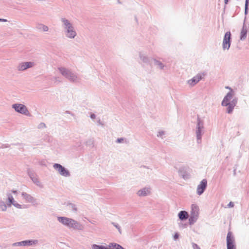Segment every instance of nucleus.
<instances>
[{"instance_id":"nucleus-1","label":"nucleus","mask_w":249,"mask_h":249,"mask_svg":"<svg viewBox=\"0 0 249 249\" xmlns=\"http://www.w3.org/2000/svg\"><path fill=\"white\" fill-rule=\"evenodd\" d=\"M233 94L231 92L228 93L227 95L224 97L222 102V105L223 106H228V112L231 113L232 112L233 108L236 104V101L234 99L232 100L231 102L230 101L232 98Z\"/></svg>"},{"instance_id":"nucleus-2","label":"nucleus","mask_w":249,"mask_h":249,"mask_svg":"<svg viewBox=\"0 0 249 249\" xmlns=\"http://www.w3.org/2000/svg\"><path fill=\"white\" fill-rule=\"evenodd\" d=\"M58 220L63 224L70 227L77 229H81V226L77 221L72 219L66 217H58Z\"/></svg>"},{"instance_id":"nucleus-3","label":"nucleus","mask_w":249,"mask_h":249,"mask_svg":"<svg viewBox=\"0 0 249 249\" xmlns=\"http://www.w3.org/2000/svg\"><path fill=\"white\" fill-rule=\"evenodd\" d=\"M231 34L230 32H227L225 33L222 43V47L224 50H229L230 48L231 45Z\"/></svg>"},{"instance_id":"nucleus-4","label":"nucleus","mask_w":249,"mask_h":249,"mask_svg":"<svg viewBox=\"0 0 249 249\" xmlns=\"http://www.w3.org/2000/svg\"><path fill=\"white\" fill-rule=\"evenodd\" d=\"M62 21L64 24L68 27L67 30V36L70 38H73L76 36V33L73 30L72 27L71 26L70 23L68 20L63 19Z\"/></svg>"},{"instance_id":"nucleus-5","label":"nucleus","mask_w":249,"mask_h":249,"mask_svg":"<svg viewBox=\"0 0 249 249\" xmlns=\"http://www.w3.org/2000/svg\"><path fill=\"white\" fill-rule=\"evenodd\" d=\"M13 107L15 109V110L17 112H20L24 114H28L29 112L27 110L26 107L20 104H16L13 105Z\"/></svg>"},{"instance_id":"nucleus-6","label":"nucleus","mask_w":249,"mask_h":249,"mask_svg":"<svg viewBox=\"0 0 249 249\" xmlns=\"http://www.w3.org/2000/svg\"><path fill=\"white\" fill-rule=\"evenodd\" d=\"M227 249H236L233 238L231 237V233L229 232L227 236Z\"/></svg>"},{"instance_id":"nucleus-7","label":"nucleus","mask_w":249,"mask_h":249,"mask_svg":"<svg viewBox=\"0 0 249 249\" xmlns=\"http://www.w3.org/2000/svg\"><path fill=\"white\" fill-rule=\"evenodd\" d=\"M53 167L58 171L60 174L65 177H68L70 174L69 171L66 170L64 167L59 164H55Z\"/></svg>"},{"instance_id":"nucleus-8","label":"nucleus","mask_w":249,"mask_h":249,"mask_svg":"<svg viewBox=\"0 0 249 249\" xmlns=\"http://www.w3.org/2000/svg\"><path fill=\"white\" fill-rule=\"evenodd\" d=\"M207 185V181L206 179H204L201 181L197 187V193L198 195H201L204 192Z\"/></svg>"},{"instance_id":"nucleus-9","label":"nucleus","mask_w":249,"mask_h":249,"mask_svg":"<svg viewBox=\"0 0 249 249\" xmlns=\"http://www.w3.org/2000/svg\"><path fill=\"white\" fill-rule=\"evenodd\" d=\"M202 79V76L200 74H198L194 77L188 81V83L189 85L193 86L197 83Z\"/></svg>"},{"instance_id":"nucleus-10","label":"nucleus","mask_w":249,"mask_h":249,"mask_svg":"<svg viewBox=\"0 0 249 249\" xmlns=\"http://www.w3.org/2000/svg\"><path fill=\"white\" fill-rule=\"evenodd\" d=\"M37 243V240H27L24 241L20 242L18 243V245L20 246H32L34 244H36Z\"/></svg>"},{"instance_id":"nucleus-11","label":"nucleus","mask_w":249,"mask_h":249,"mask_svg":"<svg viewBox=\"0 0 249 249\" xmlns=\"http://www.w3.org/2000/svg\"><path fill=\"white\" fill-rule=\"evenodd\" d=\"M32 66V63H20L18 66V69L19 71H24Z\"/></svg>"},{"instance_id":"nucleus-12","label":"nucleus","mask_w":249,"mask_h":249,"mask_svg":"<svg viewBox=\"0 0 249 249\" xmlns=\"http://www.w3.org/2000/svg\"><path fill=\"white\" fill-rule=\"evenodd\" d=\"M199 208L196 204H193L191 206V214L194 216H197L198 214Z\"/></svg>"},{"instance_id":"nucleus-13","label":"nucleus","mask_w":249,"mask_h":249,"mask_svg":"<svg viewBox=\"0 0 249 249\" xmlns=\"http://www.w3.org/2000/svg\"><path fill=\"white\" fill-rule=\"evenodd\" d=\"M149 193L150 190L148 188H143L137 192V194L139 196H145Z\"/></svg>"},{"instance_id":"nucleus-14","label":"nucleus","mask_w":249,"mask_h":249,"mask_svg":"<svg viewBox=\"0 0 249 249\" xmlns=\"http://www.w3.org/2000/svg\"><path fill=\"white\" fill-rule=\"evenodd\" d=\"M178 217L181 220H185L188 218L189 215L186 211H180L178 213Z\"/></svg>"},{"instance_id":"nucleus-15","label":"nucleus","mask_w":249,"mask_h":249,"mask_svg":"<svg viewBox=\"0 0 249 249\" xmlns=\"http://www.w3.org/2000/svg\"><path fill=\"white\" fill-rule=\"evenodd\" d=\"M247 30L246 27L243 26L240 33V39L241 40L244 39L247 36Z\"/></svg>"},{"instance_id":"nucleus-16","label":"nucleus","mask_w":249,"mask_h":249,"mask_svg":"<svg viewBox=\"0 0 249 249\" xmlns=\"http://www.w3.org/2000/svg\"><path fill=\"white\" fill-rule=\"evenodd\" d=\"M108 249H121L122 247L116 243H110L107 247Z\"/></svg>"},{"instance_id":"nucleus-17","label":"nucleus","mask_w":249,"mask_h":249,"mask_svg":"<svg viewBox=\"0 0 249 249\" xmlns=\"http://www.w3.org/2000/svg\"><path fill=\"white\" fill-rule=\"evenodd\" d=\"M22 195L24 199H25L26 201L32 202L33 198L30 195H28L26 193H23Z\"/></svg>"},{"instance_id":"nucleus-18","label":"nucleus","mask_w":249,"mask_h":249,"mask_svg":"<svg viewBox=\"0 0 249 249\" xmlns=\"http://www.w3.org/2000/svg\"><path fill=\"white\" fill-rule=\"evenodd\" d=\"M92 249H108L107 246L93 245L92 246Z\"/></svg>"},{"instance_id":"nucleus-19","label":"nucleus","mask_w":249,"mask_h":249,"mask_svg":"<svg viewBox=\"0 0 249 249\" xmlns=\"http://www.w3.org/2000/svg\"><path fill=\"white\" fill-rule=\"evenodd\" d=\"M8 205L10 206L14 202V198L13 197L12 195H8Z\"/></svg>"},{"instance_id":"nucleus-20","label":"nucleus","mask_w":249,"mask_h":249,"mask_svg":"<svg viewBox=\"0 0 249 249\" xmlns=\"http://www.w3.org/2000/svg\"><path fill=\"white\" fill-rule=\"evenodd\" d=\"M0 207L2 211H5L7 209L6 205L3 201H0Z\"/></svg>"},{"instance_id":"nucleus-21","label":"nucleus","mask_w":249,"mask_h":249,"mask_svg":"<svg viewBox=\"0 0 249 249\" xmlns=\"http://www.w3.org/2000/svg\"><path fill=\"white\" fill-rule=\"evenodd\" d=\"M196 134H197V137L198 139H200L201 138V135H200V130L199 127L198 128V130H197V131L196 132Z\"/></svg>"},{"instance_id":"nucleus-22","label":"nucleus","mask_w":249,"mask_h":249,"mask_svg":"<svg viewBox=\"0 0 249 249\" xmlns=\"http://www.w3.org/2000/svg\"><path fill=\"white\" fill-rule=\"evenodd\" d=\"M12 204L13 205H14L15 207H16L17 208H21V205L18 204V203L14 202Z\"/></svg>"},{"instance_id":"nucleus-23","label":"nucleus","mask_w":249,"mask_h":249,"mask_svg":"<svg viewBox=\"0 0 249 249\" xmlns=\"http://www.w3.org/2000/svg\"><path fill=\"white\" fill-rule=\"evenodd\" d=\"M43 30L44 31H47L48 30V28L47 26H43Z\"/></svg>"},{"instance_id":"nucleus-24","label":"nucleus","mask_w":249,"mask_h":249,"mask_svg":"<svg viewBox=\"0 0 249 249\" xmlns=\"http://www.w3.org/2000/svg\"><path fill=\"white\" fill-rule=\"evenodd\" d=\"M228 205H229V206L230 207H233V206H234V204H233V203L232 202H231L229 203Z\"/></svg>"},{"instance_id":"nucleus-25","label":"nucleus","mask_w":249,"mask_h":249,"mask_svg":"<svg viewBox=\"0 0 249 249\" xmlns=\"http://www.w3.org/2000/svg\"><path fill=\"white\" fill-rule=\"evenodd\" d=\"M249 1V0H246V10L247 9V6L248 5Z\"/></svg>"},{"instance_id":"nucleus-26","label":"nucleus","mask_w":249,"mask_h":249,"mask_svg":"<svg viewBox=\"0 0 249 249\" xmlns=\"http://www.w3.org/2000/svg\"><path fill=\"white\" fill-rule=\"evenodd\" d=\"M178 233H176L175 235H174V238L175 239H177V238H178Z\"/></svg>"},{"instance_id":"nucleus-27","label":"nucleus","mask_w":249,"mask_h":249,"mask_svg":"<svg viewBox=\"0 0 249 249\" xmlns=\"http://www.w3.org/2000/svg\"><path fill=\"white\" fill-rule=\"evenodd\" d=\"M123 140L122 139H118L117 140V142H121L122 141H123Z\"/></svg>"},{"instance_id":"nucleus-28","label":"nucleus","mask_w":249,"mask_h":249,"mask_svg":"<svg viewBox=\"0 0 249 249\" xmlns=\"http://www.w3.org/2000/svg\"><path fill=\"white\" fill-rule=\"evenodd\" d=\"M0 21H6V19H4L0 18Z\"/></svg>"},{"instance_id":"nucleus-29","label":"nucleus","mask_w":249,"mask_h":249,"mask_svg":"<svg viewBox=\"0 0 249 249\" xmlns=\"http://www.w3.org/2000/svg\"><path fill=\"white\" fill-rule=\"evenodd\" d=\"M224 1H225V4H227L228 3V0H224Z\"/></svg>"},{"instance_id":"nucleus-30","label":"nucleus","mask_w":249,"mask_h":249,"mask_svg":"<svg viewBox=\"0 0 249 249\" xmlns=\"http://www.w3.org/2000/svg\"><path fill=\"white\" fill-rule=\"evenodd\" d=\"M226 89H229L230 90L231 89L230 88L228 87H226Z\"/></svg>"},{"instance_id":"nucleus-31","label":"nucleus","mask_w":249,"mask_h":249,"mask_svg":"<svg viewBox=\"0 0 249 249\" xmlns=\"http://www.w3.org/2000/svg\"><path fill=\"white\" fill-rule=\"evenodd\" d=\"M73 210H74V211H76V208H74V207H73Z\"/></svg>"},{"instance_id":"nucleus-32","label":"nucleus","mask_w":249,"mask_h":249,"mask_svg":"<svg viewBox=\"0 0 249 249\" xmlns=\"http://www.w3.org/2000/svg\"><path fill=\"white\" fill-rule=\"evenodd\" d=\"M13 192L14 193H16V191H13Z\"/></svg>"},{"instance_id":"nucleus-33","label":"nucleus","mask_w":249,"mask_h":249,"mask_svg":"<svg viewBox=\"0 0 249 249\" xmlns=\"http://www.w3.org/2000/svg\"><path fill=\"white\" fill-rule=\"evenodd\" d=\"M91 118H94L93 115H91Z\"/></svg>"}]
</instances>
